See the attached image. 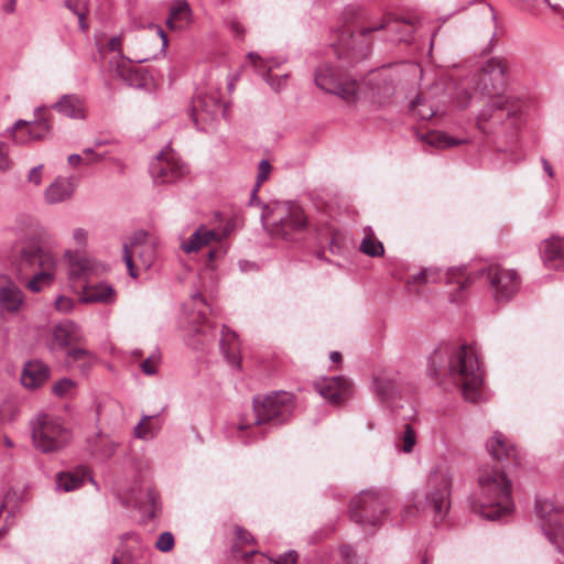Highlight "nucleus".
I'll use <instances>...</instances> for the list:
<instances>
[{"label": "nucleus", "mask_w": 564, "mask_h": 564, "mask_svg": "<svg viewBox=\"0 0 564 564\" xmlns=\"http://www.w3.org/2000/svg\"><path fill=\"white\" fill-rule=\"evenodd\" d=\"M506 69L503 59L492 57L476 72L458 76L454 84V99L459 108H466L479 98L488 99L477 118L478 128L486 133L496 132L500 127L513 132L523 118L524 102L502 93Z\"/></svg>", "instance_id": "obj_1"}, {"label": "nucleus", "mask_w": 564, "mask_h": 564, "mask_svg": "<svg viewBox=\"0 0 564 564\" xmlns=\"http://www.w3.org/2000/svg\"><path fill=\"white\" fill-rule=\"evenodd\" d=\"M447 359V370L453 381L462 389L465 400L478 402L481 399L484 373L474 347L462 345L440 346L430 357V375L436 377Z\"/></svg>", "instance_id": "obj_2"}, {"label": "nucleus", "mask_w": 564, "mask_h": 564, "mask_svg": "<svg viewBox=\"0 0 564 564\" xmlns=\"http://www.w3.org/2000/svg\"><path fill=\"white\" fill-rule=\"evenodd\" d=\"M294 406L293 394L285 391L253 398L252 410L241 414L236 424L237 437L246 444L263 438L292 416Z\"/></svg>", "instance_id": "obj_3"}, {"label": "nucleus", "mask_w": 564, "mask_h": 564, "mask_svg": "<svg viewBox=\"0 0 564 564\" xmlns=\"http://www.w3.org/2000/svg\"><path fill=\"white\" fill-rule=\"evenodd\" d=\"M471 508L491 521L507 519L513 513L512 481L502 468L485 465L478 469Z\"/></svg>", "instance_id": "obj_4"}, {"label": "nucleus", "mask_w": 564, "mask_h": 564, "mask_svg": "<svg viewBox=\"0 0 564 564\" xmlns=\"http://www.w3.org/2000/svg\"><path fill=\"white\" fill-rule=\"evenodd\" d=\"M452 476L448 467L436 466L429 475L425 489L414 497V509L429 514L435 524L443 522L451 508Z\"/></svg>", "instance_id": "obj_5"}, {"label": "nucleus", "mask_w": 564, "mask_h": 564, "mask_svg": "<svg viewBox=\"0 0 564 564\" xmlns=\"http://www.w3.org/2000/svg\"><path fill=\"white\" fill-rule=\"evenodd\" d=\"M263 226L273 237L293 240L307 228L303 208L294 202H276L261 215Z\"/></svg>", "instance_id": "obj_6"}, {"label": "nucleus", "mask_w": 564, "mask_h": 564, "mask_svg": "<svg viewBox=\"0 0 564 564\" xmlns=\"http://www.w3.org/2000/svg\"><path fill=\"white\" fill-rule=\"evenodd\" d=\"M30 429L34 448L43 454L58 453L72 441V433L63 421L50 413H37L30 421Z\"/></svg>", "instance_id": "obj_7"}, {"label": "nucleus", "mask_w": 564, "mask_h": 564, "mask_svg": "<svg viewBox=\"0 0 564 564\" xmlns=\"http://www.w3.org/2000/svg\"><path fill=\"white\" fill-rule=\"evenodd\" d=\"M316 86L323 91L338 96L348 104L358 99L359 85L347 72L330 63L321 64L314 73Z\"/></svg>", "instance_id": "obj_8"}, {"label": "nucleus", "mask_w": 564, "mask_h": 564, "mask_svg": "<svg viewBox=\"0 0 564 564\" xmlns=\"http://www.w3.org/2000/svg\"><path fill=\"white\" fill-rule=\"evenodd\" d=\"M534 512L546 539L564 553V503L551 498H536Z\"/></svg>", "instance_id": "obj_9"}, {"label": "nucleus", "mask_w": 564, "mask_h": 564, "mask_svg": "<svg viewBox=\"0 0 564 564\" xmlns=\"http://www.w3.org/2000/svg\"><path fill=\"white\" fill-rule=\"evenodd\" d=\"M389 494L382 490H364L351 500V519L361 525L380 523L389 508Z\"/></svg>", "instance_id": "obj_10"}, {"label": "nucleus", "mask_w": 564, "mask_h": 564, "mask_svg": "<svg viewBox=\"0 0 564 564\" xmlns=\"http://www.w3.org/2000/svg\"><path fill=\"white\" fill-rule=\"evenodd\" d=\"M55 264V258L51 252L43 250L36 241H28L18 249L12 261V270L19 280H23L36 268L54 269Z\"/></svg>", "instance_id": "obj_11"}, {"label": "nucleus", "mask_w": 564, "mask_h": 564, "mask_svg": "<svg viewBox=\"0 0 564 564\" xmlns=\"http://www.w3.org/2000/svg\"><path fill=\"white\" fill-rule=\"evenodd\" d=\"M149 170L155 184L175 183L188 172L187 166L170 147L160 151L150 163Z\"/></svg>", "instance_id": "obj_12"}, {"label": "nucleus", "mask_w": 564, "mask_h": 564, "mask_svg": "<svg viewBox=\"0 0 564 564\" xmlns=\"http://www.w3.org/2000/svg\"><path fill=\"white\" fill-rule=\"evenodd\" d=\"M479 274L487 278L497 302L511 300L520 290V276L514 270L489 265L481 269Z\"/></svg>", "instance_id": "obj_13"}, {"label": "nucleus", "mask_w": 564, "mask_h": 564, "mask_svg": "<svg viewBox=\"0 0 564 564\" xmlns=\"http://www.w3.org/2000/svg\"><path fill=\"white\" fill-rule=\"evenodd\" d=\"M44 110V106L35 108V119L32 121L20 119L14 122L9 130L13 143L26 144L31 141L42 140L48 135L51 130L50 123L41 116Z\"/></svg>", "instance_id": "obj_14"}, {"label": "nucleus", "mask_w": 564, "mask_h": 564, "mask_svg": "<svg viewBox=\"0 0 564 564\" xmlns=\"http://www.w3.org/2000/svg\"><path fill=\"white\" fill-rule=\"evenodd\" d=\"M413 282L457 284L458 290L466 289L473 281L471 273H467L466 267L448 268L443 271L440 268H427L412 276Z\"/></svg>", "instance_id": "obj_15"}, {"label": "nucleus", "mask_w": 564, "mask_h": 564, "mask_svg": "<svg viewBox=\"0 0 564 564\" xmlns=\"http://www.w3.org/2000/svg\"><path fill=\"white\" fill-rule=\"evenodd\" d=\"M193 302L197 308V313L191 316V326L187 329V343L194 349H199L205 343L213 338L212 327L205 325L207 315V304L205 299L196 293L193 295Z\"/></svg>", "instance_id": "obj_16"}, {"label": "nucleus", "mask_w": 564, "mask_h": 564, "mask_svg": "<svg viewBox=\"0 0 564 564\" xmlns=\"http://www.w3.org/2000/svg\"><path fill=\"white\" fill-rule=\"evenodd\" d=\"M315 389L330 403L339 404L350 395L351 383L343 376H335L316 381Z\"/></svg>", "instance_id": "obj_17"}, {"label": "nucleus", "mask_w": 564, "mask_h": 564, "mask_svg": "<svg viewBox=\"0 0 564 564\" xmlns=\"http://www.w3.org/2000/svg\"><path fill=\"white\" fill-rule=\"evenodd\" d=\"M24 293L20 286L7 274H0V307L9 313L17 314L24 304Z\"/></svg>", "instance_id": "obj_18"}, {"label": "nucleus", "mask_w": 564, "mask_h": 564, "mask_svg": "<svg viewBox=\"0 0 564 564\" xmlns=\"http://www.w3.org/2000/svg\"><path fill=\"white\" fill-rule=\"evenodd\" d=\"M52 337L51 348L55 350L80 343L84 339V334L76 323L64 319L52 327Z\"/></svg>", "instance_id": "obj_19"}, {"label": "nucleus", "mask_w": 564, "mask_h": 564, "mask_svg": "<svg viewBox=\"0 0 564 564\" xmlns=\"http://www.w3.org/2000/svg\"><path fill=\"white\" fill-rule=\"evenodd\" d=\"M486 448L489 455L498 462L518 463V451L514 445L501 433L495 432L487 441Z\"/></svg>", "instance_id": "obj_20"}, {"label": "nucleus", "mask_w": 564, "mask_h": 564, "mask_svg": "<svg viewBox=\"0 0 564 564\" xmlns=\"http://www.w3.org/2000/svg\"><path fill=\"white\" fill-rule=\"evenodd\" d=\"M542 260L549 269H564V238L551 237L540 247Z\"/></svg>", "instance_id": "obj_21"}, {"label": "nucleus", "mask_w": 564, "mask_h": 564, "mask_svg": "<svg viewBox=\"0 0 564 564\" xmlns=\"http://www.w3.org/2000/svg\"><path fill=\"white\" fill-rule=\"evenodd\" d=\"M248 56L257 68V72L274 91H280L285 87L289 77L288 74H283L281 76H272L270 74L273 68L280 65V62L276 59L264 61L260 55L253 52L249 53Z\"/></svg>", "instance_id": "obj_22"}, {"label": "nucleus", "mask_w": 564, "mask_h": 564, "mask_svg": "<svg viewBox=\"0 0 564 564\" xmlns=\"http://www.w3.org/2000/svg\"><path fill=\"white\" fill-rule=\"evenodd\" d=\"M52 108L64 117L84 120L86 119L85 100L77 94L63 95Z\"/></svg>", "instance_id": "obj_23"}, {"label": "nucleus", "mask_w": 564, "mask_h": 564, "mask_svg": "<svg viewBox=\"0 0 564 564\" xmlns=\"http://www.w3.org/2000/svg\"><path fill=\"white\" fill-rule=\"evenodd\" d=\"M75 191L70 177H56L44 191V199L48 205H55L72 198Z\"/></svg>", "instance_id": "obj_24"}, {"label": "nucleus", "mask_w": 564, "mask_h": 564, "mask_svg": "<svg viewBox=\"0 0 564 564\" xmlns=\"http://www.w3.org/2000/svg\"><path fill=\"white\" fill-rule=\"evenodd\" d=\"M355 37L349 30L340 31L338 42L334 44L335 52L339 58H346L350 63H356L368 55L369 47L357 50L355 46Z\"/></svg>", "instance_id": "obj_25"}, {"label": "nucleus", "mask_w": 564, "mask_h": 564, "mask_svg": "<svg viewBox=\"0 0 564 564\" xmlns=\"http://www.w3.org/2000/svg\"><path fill=\"white\" fill-rule=\"evenodd\" d=\"M50 377V368L40 360H32L24 365L21 382L28 389L41 387Z\"/></svg>", "instance_id": "obj_26"}, {"label": "nucleus", "mask_w": 564, "mask_h": 564, "mask_svg": "<svg viewBox=\"0 0 564 564\" xmlns=\"http://www.w3.org/2000/svg\"><path fill=\"white\" fill-rule=\"evenodd\" d=\"M64 258L68 264V279L79 280L87 278L93 271V263L80 250H66Z\"/></svg>", "instance_id": "obj_27"}, {"label": "nucleus", "mask_w": 564, "mask_h": 564, "mask_svg": "<svg viewBox=\"0 0 564 564\" xmlns=\"http://www.w3.org/2000/svg\"><path fill=\"white\" fill-rule=\"evenodd\" d=\"M116 297V291L111 285L107 283H97L85 285L79 300L83 303L112 304L115 303Z\"/></svg>", "instance_id": "obj_28"}, {"label": "nucleus", "mask_w": 564, "mask_h": 564, "mask_svg": "<svg viewBox=\"0 0 564 564\" xmlns=\"http://www.w3.org/2000/svg\"><path fill=\"white\" fill-rule=\"evenodd\" d=\"M214 241H219V235L217 231L209 229L206 226H199L187 240H184L181 243V249L185 253H192L200 250Z\"/></svg>", "instance_id": "obj_29"}, {"label": "nucleus", "mask_w": 564, "mask_h": 564, "mask_svg": "<svg viewBox=\"0 0 564 564\" xmlns=\"http://www.w3.org/2000/svg\"><path fill=\"white\" fill-rule=\"evenodd\" d=\"M220 351L232 367H240V359L238 357L239 340L236 332L228 328L226 325L223 326L221 337L219 340Z\"/></svg>", "instance_id": "obj_30"}, {"label": "nucleus", "mask_w": 564, "mask_h": 564, "mask_svg": "<svg viewBox=\"0 0 564 564\" xmlns=\"http://www.w3.org/2000/svg\"><path fill=\"white\" fill-rule=\"evenodd\" d=\"M194 122L198 124V117L202 119L209 118L216 119L218 116H224L225 107L215 96L198 97L194 102Z\"/></svg>", "instance_id": "obj_31"}, {"label": "nucleus", "mask_w": 564, "mask_h": 564, "mask_svg": "<svg viewBox=\"0 0 564 564\" xmlns=\"http://www.w3.org/2000/svg\"><path fill=\"white\" fill-rule=\"evenodd\" d=\"M96 361V355L85 348L74 347L67 350L66 365L68 367L76 366L85 376L89 372Z\"/></svg>", "instance_id": "obj_32"}, {"label": "nucleus", "mask_w": 564, "mask_h": 564, "mask_svg": "<svg viewBox=\"0 0 564 564\" xmlns=\"http://www.w3.org/2000/svg\"><path fill=\"white\" fill-rule=\"evenodd\" d=\"M191 21V9L187 2L181 1L174 3L170 9L166 24L172 30H182L188 25Z\"/></svg>", "instance_id": "obj_33"}, {"label": "nucleus", "mask_w": 564, "mask_h": 564, "mask_svg": "<svg viewBox=\"0 0 564 564\" xmlns=\"http://www.w3.org/2000/svg\"><path fill=\"white\" fill-rule=\"evenodd\" d=\"M135 507L149 519L154 518L160 510L159 494L153 488L148 487L144 494L135 498Z\"/></svg>", "instance_id": "obj_34"}, {"label": "nucleus", "mask_w": 564, "mask_h": 564, "mask_svg": "<svg viewBox=\"0 0 564 564\" xmlns=\"http://www.w3.org/2000/svg\"><path fill=\"white\" fill-rule=\"evenodd\" d=\"M359 250L369 257H381L384 253V247L380 240L375 237L371 227L364 228V238L360 242Z\"/></svg>", "instance_id": "obj_35"}, {"label": "nucleus", "mask_w": 564, "mask_h": 564, "mask_svg": "<svg viewBox=\"0 0 564 564\" xmlns=\"http://www.w3.org/2000/svg\"><path fill=\"white\" fill-rule=\"evenodd\" d=\"M86 477V470L62 473L57 476L56 489L65 492L76 490L84 484Z\"/></svg>", "instance_id": "obj_36"}, {"label": "nucleus", "mask_w": 564, "mask_h": 564, "mask_svg": "<svg viewBox=\"0 0 564 564\" xmlns=\"http://www.w3.org/2000/svg\"><path fill=\"white\" fill-rule=\"evenodd\" d=\"M156 415H143L134 427V435L141 440L154 438L161 430V424L153 421Z\"/></svg>", "instance_id": "obj_37"}, {"label": "nucleus", "mask_w": 564, "mask_h": 564, "mask_svg": "<svg viewBox=\"0 0 564 564\" xmlns=\"http://www.w3.org/2000/svg\"><path fill=\"white\" fill-rule=\"evenodd\" d=\"M424 139L430 145L442 149L457 147L466 142L465 139L454 138L441 131L431 132Z\"/></svg>", "instance_id": "obj_38"}, {"label": "nucleus", "mask_w": 564, "mask_h": 564, "mask_svg": "<svg viewBox=\"0 0 564 564\" xmlns=\"http://www.w3.org/2000/svg\"><path fill=\"white\" fill-rule=\"evenodd\" d=\"M53 270L54 269H42L28 282L26 288L34 293H39L45 288L51 286L54 281Z\"/></svg>", "instance_id": "obj_39"}, {"label": "nucleus", "mask_w": 564, "mask_h": 564, "mask_svg": "<svg viewBox=\"0 0 564 564\" xmlns=\"http://www.w3.org/2000/svg\"><path fill=\"white\" fill-rule=\"evenodd\" d=\"M410 110L420 119L427 120L435 116L436 109L426 102V99L422 96H417L410 104Z\"/></svg>", "instance_id": "obj_40"}, {"label": "nucleus", "mask_w": 564, "mask_h": 564, "mask_svg": "<svg viewBox=\"0 0 564 564\" xmlns=\"http://www.w3.org/2000/svg\"><path fill=\"white\" fill-rule=\"evenodd\" d=\"M66 7L78 18V25L83 32H87L86 14L88 12L85 3L79 0H65Z\"/></svg>", "instance_id": "obj_41"}, {"label": "nucleus", "mask_w": 564, "mask_h": 564, "mask_svg": "<svg viewBox=\"0 0 564 564\" xmlns=\"http://www.w3.org/2000/svg\"><path fill=\"white\" fill-rule=\"evenodd\" d=\"M272 165L268 160H261L258 165L256 184L251 191V199L257 197V193L261 185L269 178Z\"/></svg>", "instance_id": "obj_42"}, {"label": "nucleus", "mask_w": 564, "mask_h": 564, "mask_svg": "<svg viewBox=\"0 0 564 564\" xmlns=\"http://www.w3.org/2000/svg\"><path fill=\"white\" fill-rule=\"evenodd\" d=\"M401 442L402 443L400 445V449L403 453L410 454L413 452V448L416 444V433L410 424L405 425V429L401 436Z\"/></svg>", "instance_id": "obj_43"}, {"label": "nucleus", "mask_w": 564, "mask_h": 564, "mask_svg": "<svg viewBox=\"0 0 564 564\" xmlns=\"http://www.w3.org/2000/svg\"><path fill=\"white\" fill-rule=\"evenodd\" d=\"M373 387L376 393L382 399H389L394 391V382L387 378H376Z\"/></svg>", "instance_id": "obj_44"}, {"label": "nucleus", "mask_w": 564, "mask_h": 564, "mask_svg": "<svg viewBox=\"0 0 564 564\" xmlns=\"http://www.w3.org/2000/svg\"><path fill=\"white\" fill-rule=\"evenodd\" d=\"M224 25L226 29L237 39H242L245 35V26L238 19V17L234 14H229L224 19Z\"/></svg>", "instance_id": "obj_45"}, {"label": "nucleus", "mask_w": 564, "mask_h": 564, "mask_svg": "<svg viewBox=\"0 0 564 564\" xmlns=\"http://www.w3.org/2000/svg\"><path fill=\"white\" fill-rule=\"evenodd\" d=\"M392 20L389 15L380 17L377 20L370 21L367 26L360 29V35L366 36L371 32L382 30L391 24Z\"/></svg>", "instance_id": "obj_46"}, {"label": "nucleus", "mask_w": 564, "mask_h": 564, "mask_svg": "<svg viewBox=\"0 0 564 564\" xmlns=\"http://www.w3.org/2000/svg\"><path fill=\"white\" fill-rule=\"evenodd\" d=\"M161 361V354L156 350L153 351L145 360L141 364V370L143 373L148 376L155 375L158 371V366Z\"/></svg>", "instance_id": "obj_47"}, {"label": "nucleus", "mask_w": 564, "mask_h": 564, "mask_svg": "<svg viewBox=\"0 0 564 564\" xmlns=\"http://www.w3.org/2000/svg\"><path fill=\"white\" fill-rule=\"evenodd\" d=\"M74 388L75 382L73 380L63 378L52 387V391L55 395L66 397Z\"/></svg>", "instance_id": "obj_48"}, {"label": "nucleus", "mask_w": 564, "mask_h": 564, "mask_svg": "<svg viewBox=\"0 0 564 564\" xmlns=\"http://www.w3.org/2000/svg\"><path fill=\"white\" fill-rule=\"evenodd\" d=\"M147 240L148 232L145 230H138L131 236L130 242L127 245L131 252L135 253L142 246H148Z\"/></svg>", "instance_id": "obj_49"}, {"label": "nucleus", "mask_w": 564, "mask_h": 564, "mask_svg": "<svg viewBox=\"0 0 564 564\" xmlns=\"http://www.w3.org/2000/svg\"><path fill=\"white\" fill-rule=\"evenodd\" d=\"M155 546L161 552H169L174 546V536L171 532H163L159 535Z\"/></svg>", "instance_id": "obj_50"}, {"label": "nucleus", "mask_w": 564, "mask_h": 564, "mask_svg": "<svg viewBox=\"0 0 564 564\" xmlns=\"http://www.w3.org/2000/svg\"><path fill=\"white\" fill-rule=\"evenodd\" d=\"M142 264L145 268L151 267L153 258H154V249L152 246H142L137 252Z\"/></svg>", "instance_id": "obj_51"}, {"label": "nucleus", "mask_w": 564, "mask_h": 564, "mask_svg": "<svg viewBox=\"0 0 564 564\" xmlns=\"http://www.w3.org/2000/svg\"><path fill=\"white\" fill-rule=\"evenodd\" d=\"M297 553L294 550H290L284 554L280 555L278 558L268 557V560L272 564H295L297 561Z\"/></svg>", "instance_id": "obj_52"}, {"label": "nucleus", "mask_w": 564, "mask_h": 564, "mask_svg": "<svg viewBox=\"0 0 564 564\" xmlns=\"http://www.w3.org/2000/svg\"><path fill=\"white\" fill-rule=\"evenodd\" d=\"M135 253L131 252V250L129 249L128 245H123V254H122V259L126 263V267L128 269V272H129V275L132 276V278H137L138 276V272L135 271L134 269V265H133V256Z\"/></svg>", "instance_id": "obj_53"}, {"label": "nucleus", "mask_w": 564, "mask_h": 564, "mask_svg": "<svg viewBox=\"0 0 564 564\" xmlns=\"http://www.w3.org/2000/svg\"><path fill=\"white\" fill-rule=\"evenodd\" d=\"M55 308L61 313H69L74 308V301L65 295H59L55 300Z\"/></svg>", "instance_id": "obj_54"}, {"label": "nucleus", "mask_w": 564, "mask_h": 564, "mask_svg": "<svg viewBox=\"0 0 564 564\" xmlns=\"http://www.w3.org/2000/svg\"><path fill=\"white\" fill-rule=\"evenodd\" d=\"M72 238L74 243L82 250L87 246L88 232L84 228H75Z\"/></svg>", "instance_id": "obj_55"}, {"label": "nucleus", "mask_w": 564, "mask_h": 564, "mask_svg": "<svg viewBox=\"0 0 564 564\" xmlns=\"http://www.w3.org/2000/svg\"><path fill=\"white\" fill-rule=\"evenodd\" d=\"M43 167V164H39L37 166L32 167L29 172L28 181L36 186L40 185L42 183Z\"/></svg>", "instance_id": "obj_56"}, {"label": "nucleus", "mask_w": 564, "mask_h": 564, "mask_svg": "<svg viewBox=\"0 0 564 564\" xmlns=\"http://www.w3.org/2000/svg\"><path fill=\"white\" fill-rule=\"evenodd\" d=\"M11 166L8 153L3 150V144L0 143V171H8Z\"/></svg>", "instance_id": "obj_57"}, {"label": "nucleus", "mask_w": 564, "mask_h": 564, "mask_svg": "<svg viewBox=\"0 0 564 564\" xmlns=\"http://www.w3.org/2000/svg\"><path fill=\"white\" fill-rule=\"evenodd\" d=\"M340 554L346 564H352L351 560L355 557V551L350 545H343L340 547Z\"/></svg>", "instance_id": "obj_58"}, {"label": "nucleus", "mask_w": 564, "mask_h": 564, "mask_svg": "<svg viewBox=\"0 0 564 564\" xmlns=\"http://www.w3.org/2000/svg\"><path fill=\"white\" fill-rule=\"evenodd\" d=\"M236 535L238 540L241 541L242 543L249 544L253 542V536L248 531L240 527L236 529Z\"/></svg>", "instance_id": "obj_59"}, {"label": "nucleus", "mask_w": 564, "mask_h": 564, "mask_svg": "<svg viewBox=\"0 0 564 564\" xmlns=\"http://www.w3.org/2000/svg\"><path fill=\"white\" fill-rule=\"evenodd\" d=\"M118 75L122 77L123 80L129 83V85H134L132 76L134 75V72L132 69L124 70L123 66H118Z\"/></svg>", "instance_id": "obj_60"}, {"label": "nucleus", "mask_w": 564, "mask_h": 564, "mask_svg": "<svg viewBox=\"0 0 564 564\" xmlns=\"http://www.w3.org/2000/svg\"><path fill=\"white\" fill-rule=\"evenodd\" d=\"M524 4H525V9L531 12L532 14H538V11L535 9V6L534 3L538 1V0H521ZM545 3H547L551 8H553L554 10H557V6L556 4H551L549 3L547 0H543Z\"/></svg>", "instance_id": "obj_61"}, {"label": "nucleus", "mask_w": 564, "mask_h": 564, "mask_svg": "<svg viewBox=\"0 0 564 564\" xmlns=\"http://www.w3.org/2000/svg\"><path fill=\"white\" fill-rule=\"evenodd\" d=\"M121 37L120 36H113L108 42V47L112 52H120L121 50Z\"/></svg>", "instance_id": "obj_62"}, {"label": "nucleus", "mask_w": 564, "mask_h": 564, "mask_svg": "<svg viewBox=\"0 0 564 564\" xmlns=\"http://www.w3.org/2000/svg\"><path fill=\"white\" fill-rule=\"evenodd\" d=\"M238 264L242 272H249V271L258 269V267L254 262H250L248 260H239Z\"/></svg>", "instance_id": "obj_63"}, {"label": "nucleus", "mask_w": 564, "mask_h": 564, "mask_svg": "<svg viewBox=\"0 0 564 564\" xmlns=\"http://www.w3.org/2000/svg\"><path fill=\"white\" fill-rule=\"evenodd\" d=\"M15 2H17V0H8L3 4V11L7 13H13L15 10Z\"/></svg>", "instance_id": "obj_64"}]
</instances>
